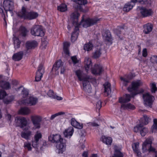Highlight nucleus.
<instances>
[{"label":"nucleus","mask_w":157,"mask_h":157,"mask_svg":"<svg viewBox=\"0 0 157 157\" xmlns=\"http://www.w3.org/2000/svg\"><path fill=\"white\" fill-rule=\"evenodd\" d=\"M63 65V62L61 60H59L56 61L53 65L52 71H56Z\"/></svg>","instance_id":"obj_22"},{"label":"nucleus","mask_w":157,"mask_h":157,"mask_svg":"<svg viewBox=\"0 0 157 157\" xmlns=\"http://www.w3.org/2000/svg\"><path fill=\"white\" fill-rule=\"evenodd\" d=\"M101 140L104 143L107 145H110L112 141V139L109 137H106L105 136H102L101 138Z\"/></svg>","instance_id":"obj_27"},{"label":"nucleus","mask_w":157,"mask_h":157,"mask_svg":"<svg viewBox=\"0 0 157 157\" xmlns=\"http://www.w3.org/2000/svg\"><path fill=\"white\" fill-rule=\"evenodd\" d=\"M37 71L39 72L42 74H44V69L43 68V65L42 64H40L39 65Z\"/></svg>","instance_id":"obj_52"},{"label":"nucleus","mask_w":157,"mask_h":157,"mask_svg":"<svg viewBox=\"0 0 157 157\" xmlns=\"http://www.w3.org/2000/svg\"><path fill=\"white\" fill-rule=\"evenodd\" d=\"M24 147H26L29 151H31V144L29 142H25L24 143Z\"/></svg>","instance_id":"obj_59"},{"label":"nucleus","mask_w":157,"mask_h":157,"mask_svg":"<svg viewBox=\"0 0 157 157\" xmlns=\"http://www.w3.org/2000/svg\"><path fill=\"white\" fill-rule=\"evenodd\" d=\"M19 113L22 115H28L30 113V110L27 107L21 108L19 110Z\"/></svg>","instance_id":"obj_32"},{"label":"nucleus","mask_w":157,"mask_h":157,"mask_svg":"<svg viewBox=\"0 0 157 157\" xmlns=\"http://www.w3.org/2000/svg\"><path fill=\"white\" fill-rule=\"evenodd\" d=\"M38 102L37 98L32 97H30L27 99L24 100V103L25 104H28L30 105H35Z\"/></svg>","instance_id":"obj_16"},{"label":"nucleus","mask_w":157,"mask_h":157,"mask_svg":"<svg viewBox=\"0 0 157 157\" xmlns=\"http://www.w3.org/2000/svg\"><path fill=\"white\" fill-rule=\"evenodd\" d=\"M44 74H42L39 72H36V76L35 77V81L37 82L40 81L42 77Z\"/></svg>","instance_id":"obj_47"},{"label":"nucleus","mask_w":157,"mask_h":157,"mask_svg":"<svg viewBox=\"0 0 157 157\" xmlns=\"http://www.w3.org/2000/svg\"><path fill=\"white\" fill-rule=\"evenodd\" d=\"M151 92L152 93H155L156 91L157 90V88L155 83H152L151 86Z\"/></svg>","instance_id":"obj_53"},{"label":"nucleus","mask_w":157,"mask_h":157,"mask_svg":"<svg viewBox=\"0 0 157 157\" xmlns=\"http://www.w3.org/2000/svg\"><path fill=\"white\" fill-rule=\"evenodd\" d=\"M14 99V96L11 95L8 97L7 98L3 99V102L6 104H8L12 102Z\"/></svg>","instance_id":"obj_41"},{"label":"nucleus","mask_w":157,"mask_h":157,"mask_svg":"<svg viewBox=\"0 0 157 157\" xmlns=\"http://www.w3.org/2000/svg\"><path fill=\"white\" fill-rule=\"evenodd\" d=\"M132 3H133V2H132L131 1V2H128L126 4L124 7L123 8V10L126 12H128L132 9L134 5V4H132Z\"/></svg>","instance_id":"obj_34"},{"label":"nucleus","mask_w":157,"mask_h":157,"mask_svg":"<svg viewBox=\"0 0 157 157\" xmlns=\"http://www.w3.org/2000/svg\"><path fill=\"white\" fill-rule=\"evenodd\" d=\"M31 119L34 126L33 128L34 129L40 128V122L42 120V118L40 116L37 115H32L31 117Z\"/></svg>","instance_id":"obj_7"},{"label":"nucleus","mask_w":157,"mask_h":157,"mask_svg":"<svg viewBox=\"0 0 157 157\" xmlns=\"http://www.w3.org/2000/svg\"><path fill=\"white\" fill-rule=\"evenodd\" d=\"M93 47V44L90 42H89L85 44L84 46V49L87 51L91 50Z\"/></svg>","instance_id":"obj_40"},{"label":"nucleus","mask_w":157,"mask_h":157,"mask_svg":"<svg viewBox=\"0 0 157 157\" xmlns=\"http://www.w3.org/2000/svg\"><path fill=\"white\" fill-rule=\"evenodd\" d=\"M105 88L104 93L106 94L105 96H108L111 93V90L110 88V84L108 82H106L104 84Z\"/></svg>","instance_id":"obj_25"},{"label":"nucleus","mask_w":157,"mask_h":157,"mask_svg":"<svg viewBox=\"0 0 157 157\" xmlns=\"http://www.w3.org/2000/svg\"><path fill=\"white\" fill-rule=\"evenodd\" d=\"M102 102L101 100H98L96 103V108L99 110L101 107Z\"/></svg>","instance_id":"obj_60"},{"label":"nucleus","mask_w":157,"mask_h":157,"mask_svg":"<svg viewBox=\"0 0 157 157\" xmlns=\"http://www.w3.org/2000/svg\"><path fill=\"white\" fill-rule=\"evenodd\" d=\"M86 80L89 82V83L90 82L94 84L97 83L96 80L94 78H92L91 76L89 75L86 76Z\"/></svg>","instance_id":"obj_45"},{"label":"nucleus","mask_w":157,"mask_h":157,"mask_svg":"<svg viewBox=\"0 0 157 157\" xmlns=\"http://www.w3.org/2000/svg\"><path fill=\"white\" fill-rule=\"evenodd\" d=\"M155 130H157V119H154L153 120V124L151 127L152 132Z\"/></svg>","instance_id":"obj_49"},{"label":"nucleus","mask_w":157,"mask_h":157,"mask_svg":"<svg viewBox=\"0 0 157 157\" xmlns=\"http://www.w3.org/2000/svg\"><path fill=\"white\" fill-rule=\"evenodd\" d=\"M153 151L154 152L155 151V149L154 148L152 147L151 146V145L149 146H147V151Z\"/></svg>","instance_id":"obj_64"},{"label":"nucleus","mask_w":157,"mask_h":157,"mask_svg":"<svg viewBox=\"0 0 157 157\" xmlns=\"http://www.w3.org/2000/svg\"><path fill=\"white\" fill-rule=\"evenodd\" d=\"M101 54L102 49L100 47L93 52L92 57L94 59L98 58L100 56Z\"/></svg>","instance_id":"obj_33"},{"label":"nucleus","mask_w":157,"mask_h":157,"mask_svg":"<svg viewBox=\"0 0 157 157\" xmlns=\"http://www.w3.org/2000/svg\"><path fill=\"white\" fill-rule=\"evenodd\" d=\"M75 73L79 81L83 82L86 80L87 75L85 76L81 70H77L75 71Z\"/></svg>","instance_id":"obj_19"},{"label":"nucleus","mask_w":157,"mask_h":157,"mask_svg":"<svg viewBox=\"0 0 157 157\" xmlns=\"http://www.w3.org/2000/svg\"><path fill=\"white\" fill-rule=\"evenodd\" d=\"M14 48L15 49L19 48L20 47L21 42L17 37H14L13 39Z\"/></svg>","instance_id":"obj_44"},{"label":"nucleus","mask_w":157,"mask_h":157,"mask_svg":"<svg viewBox=\"0 0 157 157\" xmlns=\"http://www.w3.org/2000/svg\"><path fill=\"white\" fill-rule=\"evenodd\" d=\"M133 130L135 132H139L142 136H144L148 132V129L143 126L141 123H140L134 127Z\"/></svg>","instance_id":"obj_6"},{"label":"nucleus","mask_w":157,"mask_h":157,"mask_svg":"<svg viewBox=\"0 0 157 157\" xmlns=\"http://www.w3.org/2000/svg\"><path fill=\"white\" fill-rule=\"evenodd\" d=\"M83 90L86 93H90L92 92V88L90 83L86 80L82 82Z\"/></svg>","instance_id":"obj_17"},{"label":"nucleus","mask_w":157,"mask_h":157,"mask_svg":"<svg viewBox=\"0 0 157 157\" xmlns=\"http://www.w3.org/2000/svg\"><path fill=\"white\" fill-rule=\"evenodd\" d=\"M30 127L27 126L24 129V131L21 133V137L26 140H28L32 135V132L29 130Z\"/></svg>","instance_id":"obj_10"},{"label":"nucleus","mask_w":157,"mask_h":157,"mask_svg":"<svg viewBox=\"0 0 157 157\" xmlns=\"http://www.w3.org/2000/svg\"><path fill=\"white\" fill-rule=\"evenodd\" d=\"M88 124V126H93V127H95V126H98L99 125L97 123H96L94 122H89V123H87Z\"/></svg>","instance_id":"obj_61"},{"label":"nucleus","mask_w":157,"mask_h":157,"mask_svg":"<svg viewBox=\"0 0 157 157\" xmlns=\"http://www.w3.org/2000/svg\"><path fill=\"white\" fill-rule=\"evenodd\" d=\"M141 84V81L139 80L132 82V86L128 87L127 90L129 92H132L133 91H136L140 86Z\"/></svg>","instance_id":"obj_13"},{"label":"nucleus","mask_w":157,"mask_h":157,"mask_svg":"<svg viewBox=\"0 0 157 157\" xmlns=\"http://www.w3.org/2000/svg\"><path fill=\"white\" fill-rule=\"evenodd\" d=\"M71 59L74 64H76L78 63V60L76 56L71 57Z\"/></svg>","instance_id":"obj_63"},{"label":"nucleus","mask_w":157,"mask_h":157,"mask_svg":"<svg viewBox=\"0 0 157 157\" xmlns=\"http://www.w3.org/2000/svg\"><path fill=\"white\" fill-rule=\"evenodd\" d=\"M153 138L152 136H150L147 138L142 145V149L144 152L146 151L147 149V146H150L153 140Z\"/></svg>","instance_id":"obj_12"},{"label":"nucleus","mask_w":157,"mask_h":157,"mask_svg":"<svg viewBox=\"0 0 157 157\" xmlns=\"http://www.w3.org/2000/svg\"><path fill=\"white\" fill-rule=\"evenodd\" d=\"M0 16H1L2 17L5 22L6 23L5 14L4 13L2 9L1 8H0Z\"/></svg>","instance_id":"obj_55"},{"label":"nucleus","mask_w":157,"mask_h":157,"mask_svg":"<svg viewBox=\"0 0 157 157\" xmlns=\"http://www.w3.org/2000/svg\"><path fill=\"white\" fill-rule=\"evenodd\" d=\"M0 16H1L2 17L5 22L6 23L5 14L4 13L2 9L1 8H0Z\"/></svg>","instance_id":"obj_54"},{"label":"nucleus","mask_w":157,"mask_h":157,"mask_svg":"<svg viewBox=\"0 0 157 157\" xmlns=\"http://www.w3.org/2000/svg\"><path fill=\"white\" fill-rule=\"evenodd\" d=\"M80 14L77 12H74L71 14V17L73 21V24L78 23V18Z\"/></svg>","instance_id":"obj_28"},{"label":"nucleus","mask_w":157,"mask_h":157,"mask_svg":"<svg viewBox=\"0 0 157 157\" xmlns=\"http://www.w3.org/2000/svg\"><path fill=\"white\" fill-rule=\"evenodd\" d=\"M133 3H136L137 2L142 4H151V1L150 0H131Z\"/></svg>","instance_id":"obj_39"},{"label":"nucleus","mask_w":157,"mask_h":157,"mask_svg":"<svg viewBox=\"0 0 157 157\" xmlns=\"http://www.w3.org/2000/svg\"><path fill=\"white\" fill-rule=\"evenodd\" d=\"M6 95V92L3 90L0 91V99H3Z\"/></svg>","instance_id":"obj_58"},{"label":"nucleus","mask_w":157,"mask_h":157,"mask_svg":"<svg viewBox=\"0 0 157 157\" xmlns=\"http://www.w3.org/2000/svg\"><path fill=\"white\" fill-rule=\"evenodd\" d=\"M17 15L21 18L29 20L35 19L38 16L37 12L33 11L27 12L26 8L24 6L22 7L21 11L17 13Z\"/></svg>","instance_id":"obj_2"},{"label":"nucleus","mask_w":157,"mask_h":157,"mask_svg":"<svg viewBox=\"0 0 157 157\" xmlns=\"http://www.w3.org/2000/svg\"><path fill=\"white\" fill-rule=\"evenodd\" d=\"M73 24L75 27V28L74 29V32H78L77 31L78 30V29H79L78 28H79V26L81 25H80L79 23H76V24L75 23V24Z\"/></svg>","instance_id":"obj_57"},{"label":"nucleus","mask_w":157,"mask_h":157,"mask_svg":"<svg viewBox=\"0 0 157 157\" xmlns=\"http://www.w3.org/2000/svg\"><path fill=\"white\" fill-rule=\"evenodd\" d=\"M101 19V18L94 17L91 19L88 18L86 20H84V15H83L82 17V20L79 23L83 27L86 28L97 23L100 21Z\"/></svg>","instance_id":"obj_3"},{"label":"nucleus","mask_w":157,"mask_h":157,"mask_svg":"<svg viewBox=\"0 0 157 157\" xmlns=\"http://www.w3.org/2000/svg\"><path fill=\"white\" fill-rule=\"evenodd\" d=\"M16 90L18 91H21V94L23 95L22 97L23 98H26L28 95V92L26 89L23 88V86H21L17 88Z\"/></svg>","instance_id":"obj_35"},{"label":"nucleus","mask_w":157,"mask_h":157,"mask_svg":"<svg viewBox=\"0 0 157 157\" xmlns=\"http://www.w3.org/2000/svg\"><path fill=\"white\" fill-rule=\"evenodd\" d=\"M19 31L20 35L23 37H25L28 31L24 27L21 26L19 29Z\"/></svg>","instance_id":"obj_38"},{"label":"nucleus","mask_w":157,"mask_h":157,"mask_svg":"<svg viewBox=\"0 0 157 157\" xmlns=\"http://www.w3.org/2000/svg\"><path fill=\"white\" fill-rule=\"evenodd\" d=\"M137 94L135 93H132L131 94V95L128 94H126L123 97L119 98V102L122 104L128 102L130 101L131 97H134Z\"/></svg>","instance_id":"obj_9"},{"label":"nucleus","mask_w":157,"mask_h":157,"mask_svg":"<svg viewBox=\"0 0 157 157\" xmlns=\"http://www.w3.org/2000/svg\"><path fill=\"white\" fill-rule=\"evenodd\" d=\"M120 79L123 82V84L125 86H127L128 85V84L130 82V79L128 78V76L127 78L124 77H121Z\"/></svg>","instance_id":"obj_43"},{"label":"nucleus","mask_w":157,"mask_h":157,"mask_svg":"<svg viewBox=\"0 0 157 157\" xmlns=\"http://www.w3.org/2000/svg\"><path fill=\"white\" fill-rule=\"evenodd\" d=\"M143 117L144 119V121L143 123V125H146L151 121V119L146 115H144Z\"/></svg>","instance_id":"obj_48"},{"label":"nucleus","mask_w":157,"mask_h":157,"mask_svg":"<svg viewBox=\"0 0 157 157\" xmlns=\"http://www.w3.org/2000/svg\"><path fill=\"white\" fill-rule=\"evenodd\" d=\"M85 67L87 72L89 69L91 68L92 67V63L91 59L89 58H86L84 61Z\"/></svg>","instance_id":"obj_21"},{"label":"nucleus","mask_w":157,"mask_h":157,"mask_svg":"<svg viewBox=\"0 0 157 157\" xmlns=\"http://www.w3.org/2000/svg\"><path fill=\"white\" fill-rule=\"evenodd\" d=\"M65 114V112H60L58 113H57L54 114L52 115L50 117V119L51 120H53L55 117H56V116L60 115H61L64 114Z\"/></svg>","instance_id":"obj_50"},{"label":"nucleus","mask_w":157,"mask_h":157,"mask_svg":"<svg viewBox=\"0 0 157 157\" xmlns=\"http://www.w3.org/2000/svg\"><path fill=\"white\" fill-rule=\"evenodd\" d=\"M123 29L124 28L123 27H118L117 29H116L114 30V32L118 36L119 34L121 33V31H120V30L121 29Z\"/></svg>","instance_id":"obj_56"},{"label":"nucleus","mask_w":157,"mask_h":157,"mask_svg":"<svg viewBox=\"0 0 157 157\" xmlns=\"http://www.w3.org/2000/svg\"><path fill=\"white\" fill-rule=\"evenodd\" d=\"M103 71L102 66L100 65H95L91 70L92 73L95 75H100Z\"/></svg>","instance_id":"obj_11"},{"label":"nucleus","mask_w":157,"mask_h":157,"mask_svg":"<svg viewBox=\"0 0 157 157\" xmlns=\"http://www.w3.org/2000/svg\"><path fill=\"white\" fill-rule=\"evenodd\" d=\"M48 95L50 97H52L54 98V96L55 95H54V93L52 90H50L48 93Z\"/></svg>","instance_id":"obj_62"},{"label":"nucleus","mask_w":157,"mask_h":157,"mask_svg":"<svg viewBox=\"0 0 157 157\" xmlns=\"http://www.w3.org/2000/svg\"><path fill=\"white\" fill-rule=\"evenodd\" d=\"M150 60L152 63H157V56H152L151 57Z\"/></svg>","instance_id":"obj_51"},{"label":"nucleus","mask_w":157,"mask_h":157,"mask_svg":"<svg viewBox=\"0 0 157 157\" xmlns=\"http://www.w3.org/2000/svg\"><path fill=\"white\" fill-rule=\"evenodd\" d=\"M74 132V128L72 127H69L66 129L63 132V134L65 137L71 136Z\"/></svg>","instance_id":"obj_31"},{"label":"nucleus","mask_w":157,"mask_h":157,"mask_svg":"<svg viewBox=\"0 0 157 157\" xmlns=\"http://www.w3.org/2000/svg\"><path fill=\"white\" fill-rule=\"evenodd\" d=\"M121 107L124 110L133 109L135 108V106L130 103L123 104L121 105Z\"/></svg>","instance_id":"obj_37"},{"label":"nucleus","mask_w":157,"mask_h":157,"mask_svg":"<svg viewBox=\"0 0 157 157\" xmlns=\"http://www.w3.org/2000/svg\"><path fill=\"white\" fill-rule=\"evenodd\" d=\"M143 98L144 105L147 107L152 108L155 100L154 97L148 93H146L143 94Z\"/></svg>","instance_id":"obj_4"},{"label":"nucleus","mask_w":157,"mask_h":157,"mask_svg":"<svg viewBox=\"0 0 157 157\" xmlns=\"http://www.w3.org/2000/svg\"><path fill=\"white\" fill-rule=\"evenodd\" d=\"M41 137L42 135L40 133L38 132L36 133L34 137V140H32V146L33 147L35 148L37 147L39 139Z\"/></svg>","instance_id":"obj_14"},{"label":"nucleus","mask_w":157,"mask_h":157,"mask_svg":"<svg viewBox=\"0 0 157 157\" xmlns=\"http://www.w3.org/2000/svg\"><path fill=\"white\" fill-rule=\"evenodd\" d=\"M17 122L19 124L18 126H20L21 128L26 126L27 124V121L26 118L23 117L17 118Z\"/></svg>","instance_id":"obj_18"},{"label":"nucleus","mask_w":157,"mask_h":157,"mask_svg":"<svg viewBox=\"0 0 157 157\" xmlns=\"http://www.w3.org/2000/svg\"><path fill=\"white\" fill-rule=\"evenodd\" d=\"M104 37L106 41L112 44L113 39L111 36L110 32L109 30H108L105 31L104 34Z\"/></svg>","instance_id":"obj_26"},{"label":"nucleus","mask_w":157,"mask_h":157,"mask_svg":"<svg viewBox=\"0 0 157 157\" xmlns=\"http://www.w3.org/2000/svg\"><path fill=\"white\" fill-rule=\"evenodd\" d=\"M30 33L32 35L35 36L42 37L44 35L42 27L39 25H33L31 29Z\"/></svg>","instance_id":"obj_5"},{"label":"nucleus","mask_w":157,"mask_h":157,"mask_svg":"<svg viewBox=\"0 0 157 157\" xmlns=\"http://www.w3.org/2000/svg\"><path fill=\"white\" fill-rule=\"evenodd\" d=\"M50 141L57 144L56 147L58 154L62 153L66 150V141L59 134L51 135L48 137Z\"/></svg>","instance_id":"obj_1"},{"label":"nucleus","mask_w":157,"mask_h":157,"mask_svg":"<svg viewBox=\"0 0 157 157\" xmlns=\"http://www.w3.org/2000/svg\"><path fill=\"white\" fill-rule=\"evenodd\" d=\"M23 55V52L20 51L14 54L13 56V59L15 61H19L22 59Z\"/></svg>","instance_id":"obj_24"},{"label":"nucleus","mask_w":157,"mask_h":157,"mask_svg":"<svg viewBox=\"0 0 157 157\" xmlns=\"http://www.w3.org/2000/svg\"><path fill=\"white\" fill-rule=\"evenodd\" d=\"M0 86L5 90H9L11 88L10 84L9 82L2 81L0 82Z\"/></svg>","instance_id":"obj_30"},{"label":"nucleus","mask_w":157,"mask_h":157,"mask_svg":"<svg viewBox=\"0 0 157 157\" xmlns=\"http://www.w3.org/2000/svg\"><path fill=\"white\" fill-rule=\"evenodd\" d=\"M78 33V32H73L71 36V41L72 42H74L77 40Z\"/></svg>","instance_id":"obj_46"},{"label":"nucleus","mask_w":157,"mask_h":157,"mask_svg":"<svg viewBox=\"0 0 157 157\" xmlns=\"http://www.w3.org/2000/svg\"><path fill=\"white\" fill-rule=\"evenodd\" d=\"M153 26L150 23L144 25V32L145 34H148L151 32L153 29Z\"/></svg>","instance_id":"obj_23"},{"label":"nucleus","mask_w":157,"mask_h":157,"mask_svg":"<svg viewBox=\"0 0 157 157\" xmlns=\"http://www.w3.org/2000/svg\"><path fill=\"white\" fill-rule=\"evenodd\" d=\"M57 9L61 12H65L67 10V6L64 4H62L58 6Z\"/></svg>","instance_id":"obj_42"},{"label":"nucleus","mask_w":157,"mask_h":157,"mask_svg":"<svg viewBox=\"0 0 157 157\" xmlns=\"http://www.w3.org/2000/svg\"><path fill=\"white\" fill-rule=\"evenodd\" d=\"M140 10V13L143 17L150 16L153 13V12L151 9H147L145 7H141Z\"/></svg>","instance_id":"obj_15"},{"label":"nucleus","mask_w":157,"mask_h":157,"mask_svg":"<svg viewBox=\"0 0 157 157\" xmlns=\"http://www.w3.org/2000/svg\"><path fill=\"white\" fill-rule=\"evenodd\" d=\"M3 6L6 12L9 11L12 13L14 7L13 2L10 0H5L3 3Z\"/></svg>","instance_id":"obj_8"},{"label":"nucleus","mask_w":157,"mask_h":157,"mask_svg":"<svg viewBox=\"0 0 157 157\" xmlns=\"http://www.w3.org/2000/svg\"><path fill=\"white\" fill-rule=\"evenodd\" d=\"M37 42L35 40L27 41L26 44V46L27 49H34L38 45Z\"/></svg>","instance_id":"obj_20"},{"label":"nucleus","mask_w":157,"mask_h":157,"mask_svg":"<svg viewBox=\"0 0 157 157\" xmlns=\"http://www.w3.org/2000/svg\"><path fill=\"white\" fill-rule=\"evenodd\" d=\"M71 124L72 126L78 129H81L83 128L82 125L80 124L79 123L75 121L74 119H72Z\"/></svg>","instance_id":"obj_36"},{"label":"nucleus","mask_w":157,"mask_h":157,"mask_svg":"<svg viewBox=\"0 0 157 157\" xmlns=\"http://www.w3.org/2000/svg\"><path fill=\"white\" fill-rule=\"evenodd\" d=\"M132 147L134 151L136 154V155L138 156H141V153L138 149L139 147V143H133L132 144Z\"/></svg>","instance_id":"obj_29"}]
</instances>
